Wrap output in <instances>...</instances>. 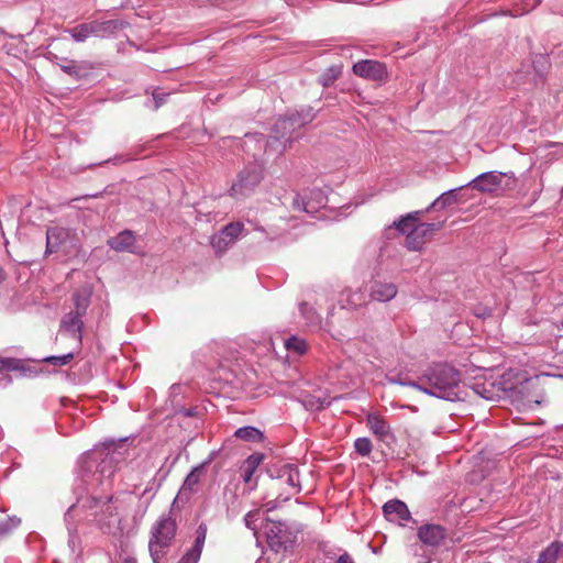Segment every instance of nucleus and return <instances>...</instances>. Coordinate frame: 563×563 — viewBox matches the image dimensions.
<instances>
[{"instance_id": "4c0bfd02", "label": "nucleus", "mask_w": 563, "mask_h": 563, "mask_svg": "<svg viewBox=\"0 0 563 563\" xmlns=\"http://www.w3.org/2000/svg\"><path fill=\"white\" fill-rule=\"evenodd\" d=\"M299 310L309 323L318 322V316H317L316 311L311 307H309L306 302L300 303Z\"/></svg>"}, {"instance_id": "412c9836", "label": "nucleus", "mask_w": 563, "mask_h": 563, "mask_svg": "<svg viewBox=\"0 0 563 563\" xmlns=\"http://www.w3.org/2000/svg\"><path fill=\"white\" fill-rule=\"evenodd\" d=\"M68 232L63 228H49L46 231V253L56 252L67 239Z\"/></svg>"}, {"instance_id": "4be33fe9", "label": "nucleus", "mask_w": 563, "mask_h": 563, "mask_svg": "<svg viewBox=\"0 0 563 563\" xmlns=\"http://www.w3.org/2000/svg\"><path fill=\"white\" fill-rule=\"evenodd\" d=\"M264 460L263 453L251 454L241 466V476L245 483H250L260 464Z\"/></svg>"}, {"instance_id": "09e8293b", "label": "nucleus", "mask_w": 563, "mask_h": 563, "mask_svg": "<svg viewBox=\"0 0 563 563\" xmlns=\"http://www.w3.org/2000/svg\"><path fill=\"white\" fill-rule=\"evenodd\" d=\"M418 563H432L430 559H427V560H423V561H420Z\"/></svg>"}, {"instance_id": "2eb2a0df", "label": "nucleus", "mask_w": 563, "mask_h": 563, "mask_svg": "<svg viewBox=\"0 0 563 563\" xmlns=\"http://www.w3.org/2000/svg\"><path fill=\"white\" fill-rule=\"evenodd\" d=\"M84 316L76 314L73 311L67 312L60 320L59 330L67 333L78 343L81 342V331L84 327Z\"/></svg>"}, {"instance_id": "a878e982", "label": "nucleus", "mask_w": 563, "mask_h": 563, "mask_svg": "<svg viewBox=\"0 0 563 563\" xmlns=\"http://www.w3.org/2000/svg\"><path fill=\"white\" fill-rule=\"evenodd\" d=\"M234 435L242 441L254 443L262 442L264 439L263 432L253 426L239 428L235 430Z\"/></svg>"}, {"instance_id": "9d476101", "label": "nucleus", "mask_w": 563, "mask_h": 563, "mask_svg": "<svg viewBox=\"0 0 563 563\" xmlns=\"http://www.w3.org/2000/svg\"><path fill=\"white\" fill-rule=\"evenodd\" d=\"M418 539L427 547L439 548L448 537L446 529L437 523H426L417 530Z\"/></svg>"}, {"instance_id": "7c9ffc66", "label": "nucleus", "mask_w": 563, "mask_h": 563, "mask_svg": "<svg viewBox=\"0 0 563 563\" xmlns=\"http://www.w3.org/2000/svg\"><path fill=\"white\" fill-rule=\"evenodd\" d=\"M285 347L298 355H302L307 351V343L298 336H290L285 341Z\"/></svg>"}, {"instance_id": "dca6fc26", "label": "nucleus", "mask_w": 563, "mask_h": 563, "mask_svg": "<svg viewBox=\"0 0 563 563\" xmlns=\"http://www.w3.org/2000/svg\"><path fill=\"white\" fill-rule=\"evenodd\" d=\"M383 512L386 519L391 522H401L410 519V511L407 505L399 499L387 501L383 506Z\"/></svg>"}, {"instance_id": "a211bd4d", "label": "nucleus", "mask_w": 563, "mask_h": 563, "mask_svg": "<svg viewBox=\"0 0 563 563\" xmlns=\"http://www.w3.org/2000/svg\"><path fill=\"white\" fill-rule=\"evenodd\" d=\"M135 235L131 230H123L114 238L108 240V245L115 252H133Z\"/></svg>"}, {"instance_id": "f3484780", "label": "nucleus", "mask_w": 563, "mask_h": 563, "mask_svg": "<svg viewBox=\"0 0 563 563\" xmlns=\"http://www.w3.org/2000/svg\"><path fill=\"white\" fill-rule=\"evenodd\" d=\"M465 186H461L459 188H454V189H450L443 194H441L427 209L426 211H430L431 209H437V210H443L450 206H453V205H456V203H461V202H465L466 199L463 198V196L461 195V190L463 188H465Z\"/></svg>"}, {"instance_id": "2f4dec72", "label": "nucleus", "mask_w": 563, "mask_h": 563, "mask_svg": "<svg viewBox=\"0 0 563 563\" xmlns=\"http://www.w3.org/2000/svg\"><path fill=\"white\" fill-rule=\"evenodd\" d=\"M354 448L356 453L362 456H368L373 450L372 442L368 438H357L354 441Z\"/></svg>"}, {"instance_id": "79ce46f5", "label": "nucleus", "mask_w": 563, "mask_h": 563, "mask_svg": "<svg viewBox=\"0 0 563 563\" xmlns=\"http://www.w3.org/2000/svg\"><path fill=\"white\" fill-rule=\"evenodd\" d=\"M294 207L298 210H302L305 212H312L311 209H309V202H306L305 201V198L301 197L300 195H297L295 198H294Z\"/></svg>"}, {"instance_id": "37998d69", "label": "nucleus", "mask_w": 563, "mask_h": 563, "mask_svg": "<svg viewBox=\"0 0 563 563\" xmlns=\"http://www.w3.org/2000/svg\"><path fill=\"white\" fill-rule=\"evenodd\" d=\"M169 93L163 92V91H154L153 92V99L155 102V109H158L167 99Z\"/></svg>"}, {"instance_id": "7ed1b4c3", "label": "nucleus", "mask_w": 563, "mask_h": 563, "mask_svg": "<svg viewBox=\"0 0 563 563\" xmlns=\"http://www.w3.org/2000/svg\"><path fill=\"white\" fill-rule=\"evenodd\" d=\"M291 121L288 117L280 118L276 121L272 129V135L268 140H266L265 135L262 133H246L245 145L247 146L249 142H254L255 145L260 148H264L265 153H276L282 154L286 150V142L292 141L296 136L292 134L296 131H292Z\"/></svg>"}, {"instance_id": "9b49d317", "label": "nucleus", "mask_w": 563, "mask_h": 563, "mask_svg": "<svg viewBox=\"0 0 563 563\" xmlns=\"http://www.w3.org/2000/svg\"><path fill=\"white\" fill-rule=\"evenodd\" d=\"M353 73L362 78L382 81L387 77L386 66L377 60L364 59L353 65Z\"/></svg>"}, {"instance_id": "393cba45", "label": "nucleus", "mask_w": 563, "mask_h": 563, "mask_svg": "<svg viewBox=\"0 0 563 563\" xmlns=\"http://www.w3.org/2000/svg\"><path fill=\"white\" fill-rule=\"evenodd\" d=\"M562 555L563 543L555 541L540 553L537 563H556Z\"/></svg>"}, {"instance_id": "cd10ccee", "label": "nucleus", "mask_w": 563, "mask_h": 563, "mask_svg": "<svg viewBox=\"0 0 563 563\" xmlns=\"http://www.w3.org/2000/svg\"><path fill=\"white\" fill-rule=\"evenodd\" d=\"M74 310L76 314L85 316L90 305V295L85 291H77L73 296Z\"/></svg>"}, {"instance_id": "f8f14e48", "label": "nucleus", "mask_w": 563, "mask_h": 563, "mask_svg": "<svg viewBox=\"0 0 563 563\" xmlns=\"http://www.w3.org/2000/svg\"><path fill=\"white\" fill-rule=\"evenodd\" d=\"M366 423L372 433L385 443L395 440L389 423L378 413L371 412L366 417Z\"/></svg>"}, {"instance_id": "473e14b6", "label": "nucleus", "mask_w": 563, "mask_h": 563, "mask_svg": "<svg viewBox=\"0 0 563 563\" xmlns=\"http://www.w3.org/2000/svg\"><path fill=\"white\" fill-rule=\"evenodd\" d=\"M201 552L202 548L192 544V547L181 556L178 563H198Z\"/></svg>"}, {"instance_id": "423d86ee", "label": "nucleus", "mask_w": 563, "mask_h": 563, "mask_svg": "<svg viewBox=\"0 0 563 563\" xmlns=\"http://www.w3.org/2000/svg\"><path fill=\"white\" fill-rule=\"evenodd\" d=\"M263 178L262 169L256 166H247L241 170L236 180L232 184L230 195L236 199L250 196Z\"/></svg>"}, {"instance_id": "4468645a", "label": "nucleus", "mask_w": 563, "mask_h": 563, "mask_svg": "<svg viewBox=\"0 0 563 563\" xmlns=\"http://www.w3.org/2000/svg\"><path fill=\"white\" fill-rule=\"evenodd\" d=\"M277 481L279 485L286 484L292 492L298 494L301 492L299 479V470L292 464H284L277 471Z\"/></svg>"}, {"instance_id": "49530a36", "label": "nucleus", "mask_w": 563, "mask_h": 563, "mask_svg": "<svg viewBox=\"0 0 563 563\" xmlns=\"http://www.w3.org/2000/svg\"><path fill=\"white\" fill-rule=\"evenodd\" d=\"M5 279V273L3 268L0 266V283H2Z\"/></svg>"}, {"instance_id": "58836bf2", "label": "nucleus", "mask_w": 563, "mask_h": 563, "mask_svg": "<svg viewBox=\"0 0 563 563\" xmlns=\"http://www.w3.org/2000/svg\"><path fill=\"white\" fill-rule=\"evenodd\" d=\"M473 389L476 394H478L482 398L492 400L494 398L493 389H487L485 384H475Z\"/></svg>"}, {"instance_id": "f704fd0d", "label": "nucleus", "mask_w": 563, "mask_h": 563, "mask_svg": "<svg viewBox=\"0 0 563 563\" xmlns=\"http://www.w3.org/2000/svg\"><path fill=\"white\" fill-rule=\"evenodd\" d=\"M60 69L69 76L79 78L81 76V67L75 60L65 59L63 64H58Z\"/></svg>"}, {"instance_id": "3c124183", "label": "nucleus", "mask_w": 563, "mask_h": 563, "mask_svg": "<svg viewBox=\"0 0 563 563\" xmlns=\"http://www.w3.org/2000/svg\"><path fill=\"white\" fill-rule=\"evenodd\" d=\"M561 324H562V327H563V318H562Z\"/></svg>"}, {"instance_id": "1a4fd4ad", "label": "nucleus", "mask_w": 563, "mask_h": 563, "mask_svg": "<svg viewBox=\"0 0 563 563\" xmlns=\"http://www.w3.org/2000/svg\"><path fill=\"white\" fill-rule=\"evenodd\" d=\"M243 224L233 222L227 224L218 234L211 238V246L218 255L223 254L241 235Z\"/></svg>"}, {"instance_id": "e433bc0d", "label": "nucleus", "mask_w": 563, "mask_h": 563, "mask_svg": "<svg viewBox=\"0 0 563 563\" xmlns=\"http://www.w3.org/2000/svg\"><path fill=\"white\" fill-rule=\"evenodd\" d=\"M73 358H74V354L67 353V354L59 355V356H54V355L47 356L43 361L46 363H49L54 366H64V365L68 364Z\"/></svg>"}, {"instance_id": "f03ea898", "label": "nucleus", "mask_w": 563, "mask_h": 563, "mask_svg": "<svg viewBox=\"0 0 563 563\" xmlns=\"http://www.w3.org/2000/svg\"><path fill=\"white\" fill-rule=\"evenodd\" d=\"M461 373L453 366L439 363L428 367L420 376V391L440 399H460Z\"/></svg>"}, {"instance_id": "8fccbe9b", "label": "nucleus", "mask_w": 563, "mask_h": 563, "mask_svg": "<svg viewBox=\"0 0 563 563\" xmlns=\"http://www.w3.org/2000/svg\"><path fill=\"white\" fill-rule=\"evenodd\" d=\"M533 1H534V3H540L541 0H533Z\"/></svg>"}, {"instance_id": "aec40b11", "label": "nucleus", "mask_w": 563, "mask_h": 563, "mask_svg": "<svg viewBox=\"0 0 563 563\" xmlns=\"http://www.w3.org/2000/svg\"><path fill=\"white\" fill-rule=\"evenodd\" d=\"M212 456H210L205 462L200 463L199 465L195 466L189 474L186 476L183 486L181 492H195L197 485L199 484L201 477L206 474L208 465L211 463Z\"/></svg>"}, {"instance_id": "39448f33", "label": "nucleus", "mask_w": 563, "mask_h": 563, "mask_svg": "<svg viewBox=\"0 0 563 563\" xmlns=\"http://www.w3.org/2000/svg\"><path fill=\"white\" fill-rule=\"evenodd\" d=\"M176 521L169 516L161 517L151 529L148 551L153 563H161L167 555L176 537Z\"/></svg>"}, {"instance_id": "b1692460", "label": "nucleus", "mask_w": 563, "mask_h": 563, "mask_svg": "<svg viewBox=\"0 0 563 563\" xmlns=\"http://www.w3.org/2000/svg\"><path fill=\"white\" fill-rule=\"evenodd\" d=\"M287 117L291 123H294L292 131H297L298 129L312 122L316 118V112L311 107H307Z\"/></svg>"}, {"instance_id": "c9c22d12", "label": "nucleus", "mask_w": 563, "mask_h": 563, "mask_svg": "<svg viewBox=\"0 0 563 563\" xmlns=\"http://www.w3.org/2000/svg\"><path fill=\"white\" fill-rule=\"evenodd\" d=\"M21 520L16 517H10L7 520L0 521V537L11 532L20 525Z\"/></svg>"}, {"instance_id": "ea45409f", "label": "nucleus", "mask_w": 563, "mask_h": 563, "mask_svg": "<svg viewBox=\"0 0 563 563\" xmlns=\"http://www.w3.org/2000/svg\"><path fill=\"white\" fill-rule=\"evenodd\" d=\"M207 536V526L201 523L196 531V540L194 542L195 545L203 548L205 540Z\"/></svg>"}, {"instance_id": "5701e85b", "label": "nucleus", "mask_w": 563, "mask_h": 563, "mask_svg": "<svg viewBox=\"0 0 563 563\" xmlns=\"http://www.w3.org/2000/svg\"><path fill=\"white\" fill-rule=\"evenodd\" d=\"M427 211H415L401 217L398 221L394 222L395 228L401 233L407 234L419 224L420 216Z\"/></svg>"}, {"instance_id": "20e7f679", "label": "nucleus", "mask_w": 563, "mask_h": 563, "mask_svg": "<svg viewBox=\"0 0 563 563\" xmlns=\"http://www.w3.org/2000/svg\"><path fill=\"white\" fill-rule=\"evenodd\" d=\"M264 529L269 549L279 553L294 547L298 533L302 531V526L297 522L267 519Z\"/></svg>"}, {"instance_id": "a19ab883", "label": "nucleus", "mask_w": 563, "mask_h": 563, "mask_svg": "<svg viewBox=\"0 0 563 563\" xmlns=\"http://www.w3.org/2000/svg\"><path fill=\"white\" fill-rule=\"evenodd\" d=\"M258 519V511H249L245 516H244V523L245 526L255 531L256 532V525L255 522L257 521Z\"/></svg>"}, {"instance_id": "6ab92c4d", "label": "nucleus", "mask_w": 563, "mask_h": 563, "mask_svg": "<svg viewBox=\"0 0 563 563\" xmlns=\"http://www.w3.org/2000/svg\"><path fill=\"white\" fill-rule=\"evenodd\" d=\"M397 287L393 283L374 282L371 286L369 296L373 300L386 302L395 298Z\"/></svg>"}, {"instance_id": "72a5a7b5", "label": "nucleus", "mask_w": 563, "mask_h": 563, "mask_svg": "<svg viewBox=\"0 0 563 563\" xmlns=\"http://www.w3.org/2000/svg\"><path fill=\"white\" fill-rule=\"evenodd\" d=\"M386 379L389 384L409 386V387L420 390V386H419L420 377L418 378V380H410V379L401 378L399 375H387Z\"/></svg>"}, {"instance_id": "a18cd8bd", "label": "nucleus", "mask_w": 563, "mask_h": 563, "mask_svg": "<svg viewBox=\"0 0 563 563\" xmlns=\"http://www.w3.org/2000/svg\"><path fill=\"white\" fill-rule=\"evenodd\" d=\"M266 507H267V511H272L273 509H275V508H276V500H274V501H268V503L266 504Z\"/></svg>"}, {"instance_id": "bb28decb", "label": "nucleus", "mask_w": 563, "mask_h": 563, "mask_svg": "<svg viewBox=\"0 0 563 563\" xmlns=\"http://www.w3.org/2000/svg\"><path fill=\"white\" fill-rule=\"evenodd\" d=\"M74 41L81 43L92 36V27L90 22L81 23L67 31Z\"/></svg>"}, {"instance_id": "de8ad7c7", "label": "nucleus", "mask_w": 563, "mask_h": 563, "mask_svg": "<svg viewBox=\"0 0 563 563\" xmlns=\"http://www.w3.org/2000/svg\"><path fill=\"white\" fill-rule=\"evenodd\" d=\"M121 563H135L134 560L132 559H125L124 561H122Z\"/></svg>"}, {"instance_id": "c756f323", "label": "nucleus", "mask_w": 563, "mask_h": 563, "mask_svg": "<svg viewBox=\"0 0 563 563\" xmlns=\"http://www.w3.org/2000/svg\"><path fill=\"white\" fill-rule=\"evenodd\" d=\"M0 371L24 373L25 366L23 362L18 358H0Z\"/></svg>"}, {"instance_id": "0eeeda50", "label": "nucleus", "mask_w": 563, "mask_h": 563, "mask_svg": "<svg viewBox=\"0 0 563 563\" xmlns=\"http://www.w3.org/2000/svg\"><path fill=\"white\" fill-rule=\"evenodd\" d=\"M505 177L514 178V173L486 172L471 180L466 187H472L483 194H493L501 188Z\"/></svg>"}, {"instance_id": "f257e3e1", "label": "nucleus", "mask_w": 563, "mask_h": 563, "mask_svg": "<svg viewBox=\"0 0 563 563\" xmlns=\"http://www.w3.org/2000/svg\"><path fill=\"white\" fill-rule=\"evenodd\" d=\"M128 439L107 442L102 448L85 454L79 461L77 495L65 514V522L69 533V543L77 540V521L89 516L97 518L100 512H111L112 477L119 463L129 454Z\"/></svg>"}, {"instance_id": "6e6552de", "label": "nucleus", "mask_w": 563, "mask_h": 563, "mask_svg": "<svg viewBox=\"0 0 563 563\" xmlns=\"http://www.w3.org/2000/svg\"><path fill=\"white\" fill-rule=\"evenodd\" d=\"M444 221L442 222H432V223H420L411 230L406 236V246L410 251H419L426 243V241L431 238L432 233L439 231L443 228Z\"/></svg>"}, {"instance_id": "c03bdc74", "label": "nucleus", "mask_w": 563, "mask_h": 563, "mask_svg": "<svg viewBox=\"0 0 563 563\" xmlns=\"http://www.w3.org/2000/svg\"><path fill=\"white\" fill-rule=\"evenodd\" d=\"M336 563H354V561L350 554L343 553L338 558Z\"/></svg>"}, {"instance_id": "ddd939ff", "label": "nucleus", "mask_w": 563, "mask_h": 563, "mask_svg": "<svg viewBox=\"0 0 563 563\" xmlns=\"http://www.w3.org/2000/svg\"><path fill=\"white\" fill-rule=\"evenodd\" d=\"M92 27V36L110 37L115 35L119 31L126 27L128 23L123 20H107V21H90Z\"/></svg>"}, {"instance_id": "c85d7f7f", "label": "nucleus", "mask_w": 563, "mask_h": 563, "mask_svg": "<svg viewBox=\"0 0 563 563\" xmlns=\"http://www.w3.org/2000/svg\"><path fill=\"white\" fill-rule=\"evenodd\" d=\"M341 75V67L331 66L327 68L318 78V82L323 87L331 86Z\"/></svg>"}]
</instances>
